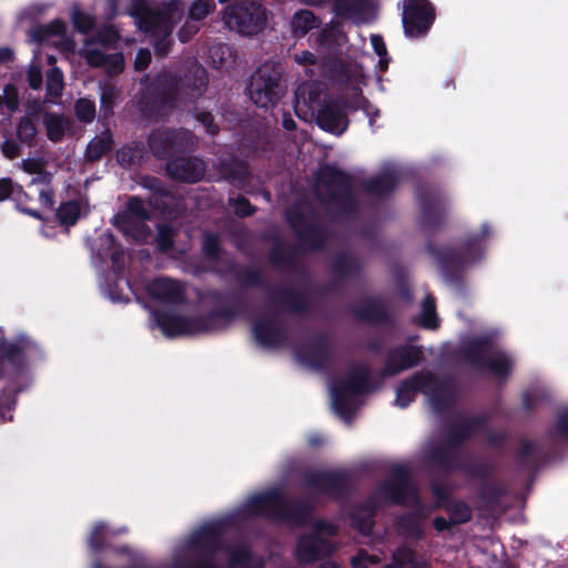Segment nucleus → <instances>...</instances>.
Wrapping results in <instances>:
<instances>
[{"label": "nucleus", "mask_w": 568, "mask_h": 568, "mask_svg": "<svg viewBox=\"0 0 568 568\" xmlns=\"http://www.w3.org/2000/svg\"><path fill=\"white\" fill-rule=\"evenodd\" d=\"M215 9L214 0H194L189 8V18L201 21Z\"/></svg>", "instance_id": "obj_59"}, {"label": "nucleus", "mask_w": 568, "mask_h": 568, "mask_svg": "<svg viewBox=\"0 0 568 568\" xmlns=\"http://www.w3.org/2000/svg\"><path fill=\"white\" fill-rule=\"evenodd\" d=\"M148 294L165 304L179 305L185 301L184 288L181 282L169 277H156L146 286Z\"/></svg>", "instance_id": "obj_29"}, {"label": "nucleus", "mask_w": 568, "mask_h": 568, "mask_svg": "<svg viewBox=\"0 0 568 568\" xmlns=\"http://www.w3.org/2000/svg\"><path fill=\"white\" fill-rule=\"evenodd\" d=\"M148 145L154 158L169 162L191 149L193 134L185 129H155L149 134Z\"/></svg>", "instance_id": "obj_14"}, {"label": "nucleus", "mask_w": 568, "mask_h": 568, "mask_svg": "<svg viewBox=\"0 0 568 568\" xmlns=\"http://www.w3.org/2000/svg\"><path fill=\"white\" fill-rule=\"evenodd\" d=\"M133 14L139 20L140 29L148 34L160 36L161 33L171 34L172 32L168 17L161 11L149 8L144 1L135 3Z\"/></svg>", "instance_id": "obj_28"}, {"label": "nucleus", "mask_w": 568, "mask_h": 568, "mask_svg": "<svg viewBox=\"0 0 568 568\" xmlns=\"http://www.w3.org/2000/svg\"><path fill=\"white\" fill-rule=\"evenodd\" d=\"M223 551L227 555L230 568H264L246 544L226 545Z\"/></svg>", "instance_id": "obj_39"}, {"label": "nucleus", "mask_w": 568, "mask_h": 568, "mask_svg": "<svg viewBox=\"0 0 568 568\" xmlns=\"http://www.w3.org/2000/svg\"><path fill=\"white\" fill-rule=\"evenodd\" d=\"M111 535L112 532L105 523H94L87 539L89 549L95 555L101 554L110 547L109 537Z\"/></svg>", "instance_id": "obj_43"}, {"label": "nucleus", "mask_w": 568, "mask_h": 568, "mask_svg": "<svg viewBox=\"0 0 568 568\" xmlns=\"http://www.w3.org/2000/svg\"><path fill=\"white\" fill-rule=\"evenodd\" d=\"M145 146L140 141L125 144L116 151V161L123 168L141 164L144 158Z\"/></svg>", "instance_id": "obj_44"}, {"label": "nucleus", "mask_w": 568, "mask_h": 568, "mask_svg": "<svg viewBox=\"0 0 568 568\" xmlns=\"http://www.w3.org/2000/svg\"><path fill=\"white\" fill-rule=\"evenodd\" d=\"M221 173L231 184L237 187H243L250 176L247 163L241 160L223 161Z\"/></svg>", "instance_id": "obj_42"}, {"label": "nucleus", "mask_w": 568, "mask_h": 568, "mask_svg": "<svg viewBox=\"0 0 568 568\" xmlns=\"http://www.w3.org/2000/svg\"><path fill=\"white\" fill-rule=\"evenodd\" d=\"M371 387V369L366 364L351 367L345 381L332 385L333 407L338 416L349 419L354 413L353 399L366 394Z\"/></svg>", "instance_id": "obj_11"}, {"label": "nucleus", "mask_w": 568, "mask_h": 568, "mask_svg": "<svg viewBox=\"0 0 568 568\" xmlns=\"http://www.w3.org/2000/svg\"><path fill=\"white\" fill-rule=\"evenodd\" d=\"M286 81L281 63L266 61L251 74L246 92L250 100L261 109L274 108L286 92Z\"/></svg>", "instance_id": "obj_9"}, {"label": "nucleus", "mask_w": 568, "mask_h": 568, "mask_svg": "<svg viewBox=\"0 0 568 568\" xmlns=\"http://www.w3.org/2000/svg\"><path fill=\"white\" fill-rule=\"evenodd\" d=\"M408 501L420 503L418 489L412 480L409 467L395 465L390 477L377 485L367 505L376 510L382 504L405 506Z\"/></svg>", "instance_id": "obj_10"}, {"label": "nucleus", "mask_w": 568, "mask_h": 568, "mask_svg": "<svg viewBox=\"0 0 568 568\" xmlns=\"http://www.w3.org/2000/svg\"><path fill=\"white\" fill-rule=\"evenodd\" d=\"M424 377L430 376V381L423 379L424 393L429 397L433 409L442 414L446 412L455 396V382L452 377L438 378L432 372H423Z\"/></svg>", "instance_id": "obj_22"}, {"label": "nucleus", "mask_w": 568, "mask_h": 568, "mask_svg": "<svg viewBox=\"0 0 568 568\" xmlns=\"http://www.w3.org/2000/svg\"><path fill=\"white\" fill-rule=\"evenodd\" d=\"M303 479L306 487L333 500H343L351 494V477L345 470H307Z\"/></svg>", "instance_id": "obj_16"}, {"label": "nucleus", "mask_w": 568, "mask_h": 568, "mask_svg": "<svg viewBox=\"0 0 568 568\" xmlns=\"http://www.w3.org/2000/svg\"><path fill=\"white\" fill-rule=\"evenodd\" d=\"M37 132V126L31 118L28 115L20 118L17 125V139L21 143L32 146L34 144Z\"/></svg>", "instance_id": "obj_54"}, {"label": "nucleus", "mask_w": 568, "mask_h": 568, "mask_svg": "<svg viewBox=\"0 0 568 568\" xmlns=\"http://www.w3.org/2000/svg\"><path fill=\"white\" fill-rule=\"evenodd\" d=\"M423 352L419 346L409 344L392 348L386 357L383 368L384 376H395L403 371L417 366L422 361Z\"/></svg>", "instance_id": "obj_23"}, {"label": "nucleus", "mask_w": 568, "mask_h": 568, "mask_svg": "<svg viewBox=\"0 0 568 568\" xmlns=\"http://www.w3.org/2000/svg\"><path fill=\"white\" fill-rule=\"evenodd\" d=\"M81 206L75 200L62 202L55 210V217L60 225L70 227L77 224L80 219Z\"/></svg>", "instance_id": "obj_48"}, {"label": "nucleus", "mask_w": 568, "mask_h": 568, "mask_svg": "<svg viewBox=\"0 0 568 568\" xmlns=\"http://www.w3.org/2000/svg\"><path fill=\"white\" fill-rule=\"evenodd\" d=\"M488 418L484 414L459 418L452 423L444 440L459 453L462 445L476 432L486 428Z\"/></svg>", "instance_id": "obj_26"}, {"label": "nucleus", "mask_w": 568, "mask_h": 568, "mask_svg": "<svg viewBox=\"0 0 568 568\" xmlns=\"http://www.w3.org/2000/svg\"><path fill=\"white\" fill-rule=\"evenodd\" d=\"M444 509L449 514V519L454 526L464 525L471 520V507L464 500H449L444 505Z\"/></svg>", "instance_id": "obj_50"}, {"label": "nucleus", "mask_w": 568, "mask_h": 568, "mask_svg": "<svg viewBox=\"0 0 568 568\" xmlns=\"http://www.w3.org/2000/svg\"><path fill=\"white\" fill-rule=\"evenodd\" d=\"M353 316L361 323L371 326H388L395 322L392 307L379 295L365 297L352 310Z\"/></svg>", "instance_id": "obj_19"}, {"label": "nucleus", "mask_w": 568, "mask_h": 568, "mask_svg": "<svg viewBox=\"0 0 568 568\" xmlns=\"http://www.w3.org/2000/svg\"><path fill=\"white\" fill-rule=\"evenodd\" d=\"M317 183L325 189L320 201L335 221H354L361 204L354 191V178L335 164L323 165L316 175Z\"/></svg>", "instance_id": "obj_5"}, {"label": "nucleus", "mask_w": 568, "mask_h": 568, "mask_svg": "<svg viewBox=\"0 0 568 568\" xmlns=\"http://www.w3.org/2000/svg\"><path fill=\"white\" fill-rule=\"evenodd\" d=\"M424 518L425 515L422 510L405 513L397 518L396 528L405 538L423 540L425 538Z\"/></svg>", "instance_id": "obj_36"}, {"label": "nucleus", "mask_w": 568, "mask_h": 568, "mask_svg": "<svg viewBox=\"0 0 568 568\" xmlns=\"http://www.w3.org/2000/svg\"><path fill=\"white\" fill-rule=\"evenodd\" d=\"M285 221L303 251L322 252L331 240V231L311 205L293 203L285 211Z\"/></svg>", "instance_id": "obj_8"}, {"label": "nucleus", "mask_w": 568, "mask_h": 568, "mask_svg": "<svg viewBox=\"0 0 568 568\" xmlns=\"http://www.w3.org/2000/svg\"><path fill=\"white\" fill-rule=\"evenodd\" d=\"M427 460L438 470L445 473L460 470L468 478L479 480L476 497L481 509L494 511L501 506V500L507 495V486L501 481L490 480L495 471L491 463L477 458L462 462L459 453L445 440L430 447Z\"/></svg>", "instance_id": "obj_3"}, {"label": "nucleus", "mask_w": 568, "mask_h": 568, "mask_svg": "<svg viewBox=\"0 0 568 568\" xmlns=\"http://www.w3.org/2000/svg\"><path fill=\"white\" fill-rule=\"evenodd\" d=\"M32 342L28 337H20L16 342H8L0 338V357L17 373H22L27 365L26 351Z\"/></svg>", "instance_id": "obj_32"}, {"label": "nucleus", "mask_w": 568, "mask_h": 568, "mask_svg": "<svg viewBox=\"0 0 568 568\" xmlns=\"http://www.w3.org/2000/svg\"><path fill=\"white\" fill-rule=\"evenodd\" d=\"M516 462L519 468L536 473L548 462V454L541 446L528 439H521Z\"/></svg>", "instance_id": "obj_33"}, {"label": "nucleus", "mask_w": 568, "mask_h": 568, "mask_svg": "<svg viewBox=\"0 0 568 568\" xmlns=\"http://www.w3.org/2000/svg\"><path fill=\"white\" fill-rule=\"evenodd\" d=\"M318 18L310 10H298L292 17V29L295 36L304 37L320 26Z\"/></svg>", "instance_id": "obj_46"}, {"label": "nucleus", "mask_w": 568, "mask_h": 568, "mask_svg": "<svg viewBox=\"0 0 568 568\" xmlns=\"http://www.w3.org/2000/svg\"><path fill=\"white\" fill-rule=\"evenodd\" d=\"M224 530L221 521L206 523L191 535L189 545L195 552L217 555L226 546Z\"/></svg>", "instance_id": "obj_21"}, {"label": "nucleus", "mask_w": 568, "mask_h": 568, "mask_svg": "<svg viewBox=\"0 0 568 568\" xmlns=\"http://www.w3.org/2000/svg\"><path fill=\"white\" fill-rule=\"evenodd\" d=\"M224 19L231 30L245 36H255L266 24V11L254 0H241L226 9Z\"/></svg>", "instance_id": "obj_13"}, {"label": "nucleus", "mask_w": 568, "mask_h": 568, "mask_svg": "<svg viewBox=\"0 0 568 568\" xmlns=\"http://www.w3.org/2000/svg\"><path fill=\"white\" fill-rule=\"evenodd\" d=\"M423 379L430 381V376L424 377L423 372H416L409 377L403 379L396 389L395 403L400 408L408 407L417 393H424Z\"/></svg>", "instance_id": "obj_34"}, {"label": "nucleus", "mask_w": 568, "mask_h": 568, "mask_svg": "<svg viewBox=\"0 0 568 568\" xmlns=\"http://www.w3.org/2000/svg\"><path fill=\"white\" fill-rule=\"evenodd\" d=\"M417 323L426 329H437L439 327V320L436 313V302L433 295L428 294L424 298Z\"/></svg>", "instance_id": "obj_49"}, {"label": "nucleus", "mask_w": 568, "mask_h": 568, "mask_svg": "<svg viewBox=\"0 0 568 568\" xmlns=\"http://www.w3.org/2000/svg\"><path fill=\"white\" fill-rule=\"evenodd\" d=\"M252 332L256 343L266 348H276L286 339L282 323L273 315L254 321Z\"/></svg>", "instance_id": "obj_27"}, {"label": "nucleus", "mask_w": 568, "mask_h": 568, "mask_svg": "<svg viewBox=\"0 0 568 568\" xmlns=\"http://www.w3.org/2000/svg\"><path fill=\"white\" fill-rule=\"evenodd\" d=\"M43 124L47 131V138L53 142H61L67 130L71 125L69 118L63 114L47 112L43 118Z\"/></svg>", "instance_id": "obj_41"}, {"label": "nucleus", "mask_w": 568, "mask_h": 568, "mask_svg": "<svg viewBox=\"0 0 568 568\" xmlns=\"http://www.w3.org/2000/svg\"><path fill=\"white\" fill-rule=\"evenodd\" d=\"M64 89V79L62 71L54 67L47 73V94L52 98L62 95Z\"/></svg>", "instance_id": "obj_55"}, {"label": "nucleus", "mask_w": 568, "mask_h": 568, "mask_svg": "<svg viewBox=\"0 0 568 568\" xmlns=\"http://www.w3.org/2000/svg\"><path fill=\"white\" fill-rule=\"evenodd\" d=\"M435 19V7L429 0H404L402 24L407 38L419 39L427 36Z\"/></svg>", "instance_id": "obj_17"}, {"label": "nucleus", "mask_w": 568, "mask_h": 568, "mask_svg": "<svg viewBox=\"0 0 568 568\" xmlns=\"http://www.w3.org/2000/svg\"><path fill=\"white\" fill-rule=\"evenodd\" d=\"M392 560L404 568H429V564L424 558L418 557L414 549L405 545L395 549Z\"/></svg>", "instance_id": "obj_47"}, {"label": "nucleus", "mask_w": 568, "mask_h": 568, "mask_svg": "<svg viewBox=\"0 0 568 568\" xmlns=\"http://www.w3.org/2000/svg\"><path fill=\"white\" fill-rule=\"evenodd\" d=\"M301 363L316 371H323L331 364L333 354L329 337L326 333H317L310 342L296 351Z\"/></svg>", "instance_id": "obj_20"}, {"label": "nucleus", "mask_w": 568, "mask_h": 568, "mask_svg": "<svg viewBox=\"0 0 568 568\" xmlns=\"http://www.w3.org/2000/svg\"><path fill=\"white\" fill-rule=\"evenodd\" d=\"M215 557L216 555L195 552L184 568H219Z\"/></svg>", "instance_id": "obj_64"}, {"label": "nucleus", "mask_w": 568, "mask_h": 568, "mask_svg": "<svg viewBox=\"0 0 568 568\" xmlns=\"http://www.w3.org/2000/svg\"><path fill=\"white\" fill-rule=\"evenodd\" d=\"M206 297L222 306L192 317L170 311H155L154 320L163 335L173 338L181 335L213 333L226 327L243 311V303L229 292L212 288L206 292Z\"/></svg>", "instance_id": "obj_2"}, {"label": "nucleus", "mask_w": 568, "mask_h": 568, "mask_svg": "<svg viewBox=\"0 0 568 568\" xmlns=\"http://www.w3.org/2000/svg\"><path fill=\"white\" fill-rule=\"evenodd\" d=\"M336 551V545L318 534H302L296 541L295 557L302 565H308L328 558Z\"/></svg>", "instance_id": "obj_18"}, {"label": "nucleus", "mask_w": 568, "mask_h": 568, "mask_svg": "<svg viewBox=\"0 0 568 568\" xmlns=\"http://www.w3.org/2000/svg\"><path fill=\"white\" fill-rule=\"evenodd\" d=\"M73 28L77 32L81 34H88L95 27V20L91 14H88L83 11H74L72 16Z\"/></svg>", "instance_id": "obj_61"}, {"label": "nucleus", "mask_w": 568, "mask_h": 568, "mask_svg": "<svg viewBox=\"0 0 568 568\" xmlns=\"http://www.w3.org/2000/svg\"><path fill=\"white\" fill-rule=\"evenodd\" d=\"M115 91L112 85L104 84L100 93L99 122L103 128H110V120L114 115Z\"/></svg>", "instance_id": "obj_45"}, {"label": "nucleus", "mask_w": 568, "mask_h": 568, "mask_svg": "<svg viewBox=\"0 0 568 568\" xmlns=\"http://www.w3.org/2000/svg\"><path fill=\"white\" fill-rule=\"evenodd\" d=\"M115 247V236L111 232H104L97 239L93 252L101 262H105Z\"/></svg>", "instance_id": "obj_53"}, {"label": "nucleus", "mask_w": 568, "mask_h": 568, "mask_svg": "<svg viewBox=\"0 0 568 568\" xmlns=\"http://www.w3.org/2000/svg\"><path fill=\"white\" fill-rule=\"evenodd\" d=\"M209 74L197 61L180 64L174 70L156 73L138 101L145 118H159L175 108L176 102L194 104L206 91Z\"/></svg>", "instance_id": "obj_1"}, {"label": "nucleus", "mask_w": 568, "mask_h": 568, "mask_svg": "<svg viewBox=\"0 0 568 568\" xmlns=\"http://www.w3.org/2000/svg\"><path fill=\"white\" fill-rule=\"evenodd\" d=\"M372 9L371 0H333V11L345 19L366 20Z\"/></svg>", "instance_id": "obj_38"}, {"label": "nucleus", "mask_w": 568, "mask_h": 568, "mask_svg": "<svg viewBox=\"0 0 568 568\" xmlns=\"http://www.w3.org/2000/svg\"><path fill=\"white\" fill-rule=\"evenodd\" d=\"M114 148L113 134L110 128H103L102 132L94 136L87 145L84 160L95 163L110 154Z\"/></svg>", "instance_id": "obj_37"}, {"label": "nucleus", "mask_w": 568, "mask_h": 568, "mask_svg": "<svg viewBox=\"0 0 568 568\" xmlns=\"http://www.w3.org/2000/svg\"><path fill=\"white\" fill-rule=\"evenodd\" d=\"M122 213L138 217V220H151V213L145 209L143 200L135 195L128 199L125 209Z\"/></svg>", "instance_id": "obj_58"}, {"label": "nucleus", "mask_w": 568, "mask_h": 568, "mask_svg": "<svg viewBox=\"0 0 568 568\" xmlns=\"http://www.w3.org/2000/svg\"><path fill=\"white\" fill-rule=\"evenodd\" d=\"M362 271V261L351 253L337 254L329 264V273L336 283H344L349 278L357 277Z\"/></svg>", "instance_id": "obj_30"}, {"label": "nucleus", "mask_w": 568, "mask_h": 568, "mask_svg": "<svg viewBox=\"0 0 568 568\" xmlns=\"http://www.w3.org/2000/svg\"><path fill=\"white\" fill-rule=\"evenodd\" d=\"M229 205L234 209V213L239 217H248L255 214L257 211L256 206H254L248 199L244 195H239L237 197H230Z\"/></svg>", "instance_id": "obj_60"}, {"label": "nucleus", "mask_w": 568, "mask_h": 568, "mask_svg": "<svg viewBox=\"0 0 568 568\" xmlns=\"http://www.w3.org/2000/svg\"><path fill=\"white\" fill-rule=\"evenodd\" d=\"M366 508H369L372 510L371 515L361 516L358 514H353L351 516V520H352V526L354 529H356L364 536H369L372 534L373 527H374L373 516H374L375 510H373L372 506H369L367 504H366Z\"/></svg>", "instance_id": "obj_62"}, {"label": "nucleus", "mask_w": 568, "mask_h": 568, "mask_svg": "<svg viewBox=\"0 0 568 568\" xmlns=\"http://www.w3.org/2000/svg\"><path fill=\"white\" fill-rule=\"evenodd\" d=\"M201 251L207 261H220L223 246L217 233L205 231L202 236Z\"/></svg>", "instance_id": "obj_51"}, {"label": "nucleus", "mask_w": 568, "mask_h": 568, "mask_svg": "<svg viewBox=\"0 0 568 568\" xmlns=\"http://www.w3.org/2000/svg\"><path fill=\"white\" fill-rule=\"evenodd\" d=\"M399 183L395 171L386 170L363 181L362 187L366 195L385 199L389 196Z\"/></svg>", "instance_id": "obj_31"}, {"label": "nucleus", "mask_w": 568, "mask_h": 568, "mask_svg": "<svg viewBox=\"0 0 568 568\" xmlns=\"http://www.w3.org/2000/svg\"><path fill=\"white\" fill-rule=\"evenodd\" d=\"M158 247L162 252H168L174 246V230L169 224L159 226L158 230Z\"/></svg>", "instance_id": "obj_63"}, {"label": "nucleus", "mask_w": 568, "mask_h": 568, "mask_svg": "<svg viewBox=\"0 0 568 568\" xmlns=\"http://www.w3.org/2000/svg\"><path fill=\"white\" fill-rule=\"evenodd\" d=\"M74 113L80 122L89 124L94 120L97 114L95 103L87 98H81L77 100L74 104Z\"/></svg>", "instance_id": "obj_57"}, {"label": "nucleus", "mask_w": 568, "mask_h": 568, "mask_svg": "<svg viewBox=\"0 0 568 568\" xmlns=\"http://www.w3.org/2000/svg\"><path fill=\"white\" fill-rule=\"evenodd\" d=\"M491 346V339L486 336L476 337L462 348L463 359L479 371H489L496 378L506 381L513 369V359L504 352H497L493 357L486 356Z\"/></svg>", "instance_id": "obj_12"}, {"label": "nucleus", "mask_w": 568, "mask_h": 568, "mask_svg": "<svg viewBox=\"0 0 568 568\" xmlns=\"http://www.w3.org/2000/svg\"><path fill=\"white\" fill-rule=\"evenodd\" d=\"M314 114L316 124L325 132L341 135L348 128L349 120L339 101L324 102Z\"/></svg>", "instance_id": "obj_24"}, {"label": "nucleus", "mask_w": 568, "mask_h": 568, "mask_svg": "<svg viewBox=\"0 0 568 568\" xmlns=\"http://www.w3.org/2000/svg\"><path fill=\"white\" fill-rule=\"evenodd\" d=\"M416 197L420 212L422 229L430 233L438 231L446 220V195L435 186L423 185L418 187Z\"/></svg>", "instance_id": "obj_15"}, {"label": "nucleus", "mask_w": 568, "mask_h": 568, "mask_svg": "<svg viewBox=\"0 0 568 568\" xmlns=\"http://www.w3.org/2000/svg\"><path fill=\"white\" fill-rule=\"evenodd\" d=\"M166 174L174 181L196 183L205 174V163L196 156H175L166 162Z\"/></svg>", "instance_id": "obj_25"}, {"label": "nucleus", "mask_w": 568, "mask_h": 568, "mask_svg": "<svg viewBox=\"0 0 568 568\" xmlns=\"http://www.w3.org/2000/svg\"><path fill=\"white\" fill-rule=\"evenodd\" d=\"M314 511L308 500H288L281 488L273 487L252 495L239 509L242 518L278 519L294 526H304Z\"/></svg>", "instance_id": "obj_6"}, {"label": "nucleus", "mask_w": 568, "mask_h": 568, "mask_svg": "<svg viewBox=\"0 0 568 568\" xmlns=\"http://www.w3.org/2000/svg\"><path fill=\"white\" fill-rule=\"evenodd\" d=\"M489 225L484 223L479 234L459 241L458 247L438 246L433 241H428L425 246L426 252L436 261L444 280L449 284L459 285L466 267L483 258V240L489 235Z\"/></svg>", "instance_id": "obj_7"}, {"label": "nucleus", "mask_w": 568, "mask_h": 568, "mask_svg": "<svg viewBox=\"0 0 568 568\" xmlns=\"http://www.w3.org/2000/svg\"><path fill=\"white\" fill-rule=\"evenodd\" d=\"M148 203L155 211H159L163 215H172L176 204L174 194L169 190H164L158 194H151L148 199Z\"/></svg>", "instance_id": "obj_52"}, {"label": "nucleus", "mask_w": 568, "mask_h": 568, "mask_svg": "<svg viewBox=\"0 0 568 568\" xmlns=\"http://www.w3.org/2000/svg\"><path fill=\"white\" fill-rule=\"evenodd\" d=\"M113 225L118 227L125 236L133 239L136 242H144L151 230L146 221L138 220V217L118 212L113 216Z\"/></svg>", "instance_id": "obj_35"}, {"label": "nucleus", "mask_w": 568, "mask_h": 568, "mask_svg": "<svg viewBox=\"0 0 568 568\" xmlns=\"http://www.w3.org/2000/svg\"><path fill=\"white\" fill-rule=\"evenodd\" d=\"M322 90L316 84H303L300 85L295 92V105L294 110L298 118H302V105L307 110H311L314 114L322 105L321 103Z\"/></svg>", "instance_id": "obj_40"}, {"label": "nucleus", "mask_w": 568, "mask_h": 568, "mask_svg": "<svg viewBox=\"0 0 568 568\" xmlns=\"http://www.w3.org/2000/svg\"><path fill=\"white\" fill-rule=\"evenodd\" d=\"M211 272L221 278L231 277L242 286L263 288L267 292L266 304L270 308L296 315H303L311 308V298L305 291L290 286L273 288L258 267L243 265L235 260H227L223 266L213 267Z\"/></svg>", "instance_id": "obj_4"}, {"label": "nucleus", "mask_w": 568, "mask_h": 568, "mask_svg": "<svg viewBox=\"0 0 568 568\" xmlns=\"http://www.w3.org/2000/svg\"><path fill=\"white\" fill-rule=\"evenodd\" d=\"M270 262L277 267H294L296 258L293 254L287 253L281 243L275 244L268 254Z\"/></svg>", "instance_id": "obj_56"}]
</instances>
